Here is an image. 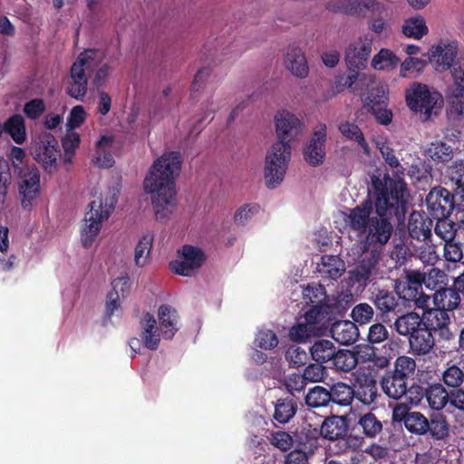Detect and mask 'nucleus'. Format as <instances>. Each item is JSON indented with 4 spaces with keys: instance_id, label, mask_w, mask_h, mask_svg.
I'll return each mask as SVG.
<instances>
[{
    "instance_id": "1",
    "label": "nucleus",
    "mask_w": 464,
    "mask_h": 464,
    "mask_svg": "<svg viewBox=\"0 0 464 464\" xmlns=\"http://www.w3.org/2000/svg\"><path fill=\"white\" fill-rule=\"evenodd\" d=\"M372 187L375 194V217L363 234L365 246H372L376 250L386 245L392 237L393 226L391 219L396 218L401 221L404 218L410 194L406 183L400 178H373Z\"/></svg>"
},
{
    "instance_id": "2",
    "label": "nucleus",
    "mask_w": 464,
    "mask_h": 464,
    "mask_svg": "<svg viewBox=\"0 0 464 464\" xmlns=\"http://www.w3.org/2000/svg\"><path fill=\"white\" fill-rule=\"evenodd\" d=\"M181 167L178 152H166L150 168L143 188L151 196V204L157 219L169 218L177 208L176 179Z\"/></svg>"
},
{
    "instance_id": "3",
    "label": "nucleus",
    "mask_w": 464,
    "mask_h": 464,
    "mask_svg": "<svg viewBox=\"0 0 464 464\" xmlns=\"http://www.w3.org/2000/svg\"><path fill=\"white\" fill-rule=\"evenodd\" d=\"M121 188L119 179L112 180L89 204L90 210L85 214L80 230L81 242L84 247H91L95 242L102 222L110 218L115 208Z\"/></svg>"
},
{
    "instance_id": "4",
    "label": "nucleus",
    "mask_w": 464,
    "mask_h": 464,
    "mask_svg": "<svg viewBox=\"0 0 464 464\" xmlns=\"http://www.w3.org/2000/svg\"><path fill=\"white\" fill-rule=\"evenodd\" d=\"M291 159L288 141L277 140L267 150L265 158L264 179L267 188H275L285 176Z\"/></svg>"
},
{
    "instance_id": "5",
    "label": "nucleus",
    "mask_w": 464,
    "mask_h": 464,
    "mask_svg": "<svg viewBox=\"0 0 464 464\" xmlns=\"http://www.w3.org/2000/svg\"><path fill=\"white\" fill-rule=\"evenodd\" d=\"M406 102L410 109L420 112L428 119L432 110L442 102L441 94L427 85L414 82L406 90Z\"/></svg>"
},
{
    "instance_id": "6",
    "label": "nucleus",
    "mask_w": 464,
    "mask_h": 464,
    "mask_svg": "<svg viewBox=\"0 0 464 464\" xmlns=\"http://www.w3.org/2000/svg\"><path fill=\"white\" fill-rule=\"evenodd\" d=\"M459 43L454 38H441L433 44L428 52V59L432 68L438 72H444L455 65Z\"/></svg>"
},
{
    "instance_id": "7",
    "label": "nucleus",
    "mask_w": 464,
    "mask_h": 464,
    "mask_svg": "<svg viewBox=\"0 0 464 464\" xmlns=\"http://www.w3.org/2000/svg\"><path fill=\"white\" fill-rule=\"evenodd\" d=\"M206 261L201 248L184 245L178 250L177 258L170 262L171 271L182 276H195Z\"/></svg>"
},
{
    "instance_id": "8",
    "label": "nucleus",
    "mask_w": 464,
    "mask_h": 464,
    "mask_svg": "<svg viewBox=\"0 0 464 464\" xmlns=\"http://www.w3.org/2000/svg\"><path fill=\"white\" fill-rule=\"evenodd\" d=\"M395 289L399 296L403 300L413 301L415 305L421 309H427L429 307L430 297L421 292L422 282L420 272H407L405 276L397 282Z\"/></svg>"
},
{
    "instance_id": "9",
    "label": "nucleus",
    "mask_w": 464,
    "mask_h": 464,
    "mask_svg": "<svg viewBox=\"0 0 464 464\" xmlns=\"http://www.w3.org/2000/svg\"><path fill=\"white\" fill-rule=\"evenodd\" d=\"M372 36L366 34L349 43L344 50V62L350 72H359L366 68L372 52Z\"/></svg>"
},
{
    "instance_id": "10",
    "label": "nucleus",
    "mask_w": 464,
    "mask_h": 464,
    "mask_svg": "<svg viewBox=\"0 0 464 464\" xmlns=\"http://www.w3.org/2000/svg\"><path fill=\"white\" fill-rule=\"evenodd\" d=\"M19 195L24 210H32L40 197V172L34 166H25L19 173Z\"/></svg>"
},
{
    "instance_id": "11",
    "label": "nucleus",
    "mask_w": 464,
    "mask_h": 464,
    "mask_svg": "<svg viewBox=\"0 0 464 464\" xmlns=\"http://www.w3.org/2000/svg\"><path fill=\"white\" fill-rule=\"evenodd\" d=\"M32 153L34 160L38 161L46 171L52 172L56 169L60 150L58 149V141L52 134L42 133L38 137Z\"/></svg>"
},
{
    "instance_id": "12",
    "label": "nucleus",
    "mask_w": 464,
    "mask_h": 464,
    "mask_svg": "<svg viewBox=\"0 0 464 464\" xmlns=\"http://www.w3.org/2000/svg\"><path fill=\"white\" fill-rule=\"evenodd\" d=\"M326 124L318 123L313 135L304 148L305 161L312 166L321 165L325 158Z\"/></svg>"
},
{
    "instance_id": "13",
    "label": "nucleus",
    "mask_w": 464,
    "mask_h": 464,
    "mask_svg": "<svg viewBox=\"0 0 464 464\" xmlns=\"http://www.w3.org/2000/svg\"><path fill=\"white\" fill-rule=\"evenodd\" d=\"M427 208L433 218H446L454 209V197L446 188H435L426 197Z\"/></svg>"
},
{
    "instance_id": "14",
    "label": "nucleus",
    "mask_w": 464,
    "mask_h": 464,
    "mask_svg": "<svg viewBox=\"0 0 464 464\" xmlns=\"http://www.w3.org/2000/svg\"><path fill=\"white\" fill-rule=\"evenodd\" d=\"M450 323V316L447 312L437 307L427 309L422 315V324L430 332L438 333L439 336L443 340H450L452 334L449 329Z\"/></svg>"
},
{
    "instance_id": "15",
    "label": "nucleus",
    "mask_w": 464,
    "mask_h": 464,
    "mask_svg": "<svg viewBox=\"0 0 464 464\" xmlns=\"http://www.w3.org/2000/svg\"><path fill=\"white\" fill-rule=\"evenodd\" d=\"M276 133L278 140L285 141L292 140L300 131L302 123L300 120L291 111L281 110L274 117Z\"/></svg>"
},
{
    "instance_id": "16",
    "label": "nucleus",
    "mask_w": 464,
    "mask_h": 464,
    "mask_svg": "<svg viewBox=\"0 0 464 464\" xmlns=\"http://www.w3.org/2000/svg\"><path fill=\"white\" fill-rule=\"evenodd\" d=\"M103 54L98 50H86L82 53L71 68V79L88 80V75L99 65Z\"/></svg>"
},
{
    "instance_id": "17",
    "label": "nucleus",
    "mask_w": 464,
    "mask_h": 464,
    "mask_svg": "<svg viewBox=\"0 0 464 464\" xmlns=\"http://www.w3.org/2000/svg\"><path fill=\"white\" fill-rule=\"evenodd\" d=\"M284 65L296 78L304 79L309 74V66L305 54L299 46H288L284 54Z\"/></svg>"
},
{
    "instance_id": "18",
    "label": "nucleus",
    "mask_w": 464,
    "mask_h": 464,
    "mask_svg": "<svg viewBox=\"0 0 464 464\" xmlns=\"http://www.w3.org/2000/svg\"><path fill=\"white\" fill-rule=\"evenodd\" d=\"M374 217L372 204L371 201L366 200L354 208L350 209L348 213H345L344 221L352 229L363 234Z\"/></svg>"
},
{
    "instance_id": "19",
    "label": "nucleus",
    "mask_w": 464,
    "mask_h": 464,
    "mask_svg": "<svg viewBox=\"0 0 464 464\" xmlns=\"http://www.w3.org/2000/svg\"><path fill=\"white\" fill-rule=\"evenodd\" d=\"M140 337L144 346L150 350H156L163 338V333L158 325L157 319L150 314H144L140 322Z\"/></svg>"
},
{
    "instance_id": "20",
    "label": "nucleus",
    "mask_w": 464,
    "mask_h": 464,
    "mask_svg": "<svg viewBox=\"0 0 464 464\" xmlns=\"http://www.w3.org/2000/svg\"><path fill=\"white\" fill-rule=\"evenodd\" d=\"M355 385L354 395L363 404L369 405L374 401L377 396L376 382L371 372H362L361 368L354 373Z\"/></svg>"
},
{
    "instance_id": "21",
    "label": "nucleus",
    "mask_w": 464,
    "mask_h": 464,
    "mask_svg": "<svg viewBox=\"0 0 464 464\" xmlns=\"http://www.w3.org/2000/svg\"><path fill=\"white\" fill-rule=\"evenodd\" d=\"M112 289L108 294L106 314L111 315L121 306V302L126 298L130 290V280L127 276H121L111 282Z\"/></svg>"
},
{
    "instance_id": "22",
    "label": "nucleus",
    "mask_w": 464,
    "mask_h": 464,
    "mask_svg": "<svg viewBox=\"0 0 464 464\" xmlns=\"http://www.w3.org/2000/svg\"><path fill=\"white\" fill-rule=\"evenodd\" d=\"M354 359L357 364H367L368 370L385 368L389 364V358L376 354L375 349L370 344H359L353 349Z\"/></svg>"
},
{
    "instance_id": "23",
    "label": "nucleus",
    "mask_w": 464,
    "mask_h": 464,
    "mask_svg": "<svg viewBox=\"0 0 464 464\" xmlns=\"http://www.w3.org/2000/svg\"><path fill=\"white\" fill-rule=\"evenodd\" d=\"M401 33L409 39L420 41L429 34V26L425 17L415 14L405 18L401 25Z\"/></svg>"
},
{
    "instance_id": "24",
    "label": "nucleus",
    "mask_w": 464,
    "mask_h": 464,
    "mask_svg": "<svg viewBox=\"0 0 464 464\" xmlns=\"http://www.w3.org/2000/svg\"><path fill=\"white\" fill-rule=\"evenodd\" d=\"M432 221L424 213L413 211L409 218L408 230L412 238L425 241L431 235Z\"/></svg>"
},
{
    "instance_id": "25",
    "label": "nucleus",
    "mask_w": 464,
    "mask_h": 464,
    "mask_svg": "<svg viewBox=\"0 0 464 464\" xmlns=\"http://www.w3.org/2000/svg\"><path fill=\"white\" fill-rule=\"evenodd\" d=\"M158 325L163 333V339H171L179 330V319L175 309L162 304L158 310Z\"/></svg>"
},
{
    "instance_id": "26",
    "label": "nucleus",
    "mask_w": 464,
    "mask_h": 464,
    "mask_svg": "<svg viewBox=\"0 0 464 464\" xmlns=\"http://www.w3.org/2000/svg\"><path fill=\"white\" fill-rule=\"evenodd\" d=\"M115 139L113 135L105 134L96 142V150L93 156V161L102 168L111 167L114 163L113 157L111 153L114 148Z\"/></svg>"
},
{
    "instance_id": "27",
    "label": "nucleus",
    "mask_w": 464,
    "mask_h": 464,
    "mask_svg": "<svg viewBox=\"0 0 464 464\" xmlns=\"http://www.w3.org/2000/svg\"><path fill=\"white\" fill-rule=\"evenodd\" d=\"M331 334L336 342L342 344H350L357 340L359 333L354 323L345 320L333 324Z\"/></svg>"
},
{
    "instance_id": "28",
    "label": "nucleus",
    "mask_w": 464,
    "mask_h": 464,
    "mask_svg": "<svg viewBox=\"0 0 464 464\" xmlns=\"http://www.w3.org/2000/svg\"><path fill=\"white\" fill-rule=\"evenodd\" d=\"M435 307L443 311H452L456 309L460 303V295L456 288H445L437 290L432 296Z\"/></svg>"
},
{
    "instance_id": "29",
    "label": "nucleus",
    "mask_w": 464,
    "mask_h": 464,
    "mask_svg": "<svg viewBox=\"0 0 464 464\" xmlns=\"http://www.w3.org/2000/svg\"><path fill=\"white\" fill-rule=\"evenodd\" d=\"M344 270L343 261L333 255L323 256L320 263L317 264V271L321 276L331 279L339 278Z\"/></svg>"
},
{
    "instance_id": "30",
    "label": "nucleus",
    "mask_w": 464,
    "mask_h": 464,
    "mask_svg": "<svg viewBox=\"0 0 464 464\" xmlns=\"http://www.w3.org/2000/svg\"><path fill=\"white\" fill-rule=\"evenodd\" d=\"M154 235L151 232L143 233L134 248V263L139 267L145 266L150 260Z\"/></svg>"
},
{
    "instance_id": "31",
    "label": "nucleus",
    "mask_w": 464,
    "mask_h": 464,
    "mask_svg": "<svg viewBox=\"0 0 464 464\" xmlns=\"http://www.w3.org/2000/svg\"><path fill=\"white\" fill-rule=\"evenodd\" d=\"M400 63V58L395 53L388 48H382L373 55L371 65L376 71L390 72L394 70Z\"/></svg>"
},
{
    "instance_id": "32",
    "label": "nucleus",
    "mask_w": 464,
    "mask_h": 464,
    "mask_svg": "<svg viewBox=\"0 0 464 464\" xmlns=\"http://www.w3.org/2000/svg\"><path fill=\"white\" fill-rule=\"evenodd\" d=\"M346 425L344 420L340 417H331L324 420L320 426L322 437L330 440H337L343 437L346 433Z\"/></svg>"
},
{
    "instance_id": "33",
    "label": "nucleus",
    "mask_w": 464,
    "mask_h": 464,
    "mask_svg": "<svg viewBox=\"0 0 464 464\" xmlns=\"http://www.w3.org/2000/svg\"><path fill=\"white\" fill-rule=\"evenodd\" d=\"M309 351L314 361L324 363L333 360L336 347L330 340L320 339L313 343Z\"/></svg>"
},
{
    "instance_id": "34",
    "label": "nucleus",
    "mask_w": 464,
    "mask_h": 464,
    "mask_svg": "<svg viewBox=\"0 0 464 464\" xmlns=\"http://www.w3.org/2000/svg\"><path fill=\"white\" fill-rule=\"evenodd\" d=\"M410 344L414 353L418 354L428 353L434 345L432 333L426 328H420L410 336Z\"/></svg>"
},
{
    "instance_id": "35",
    "label": "nucleus",
    "mask_w": 464,
    "mask_h": 464,
    "mask_svg": "<svg viewBox=\"0 0 464 464\" xmlns=\"http://www.w3.org/2000/svg\"><path fill=\"white\" fill-rule=\"evenodd\" d=\"M422 325V318L416 313L411 312L400 316L394 323L396 331L401 335H412Z\"/></svg>"
},
{
    "instance_id": "36",
    "label": "nucleus",
    "mask_w": 464,
    "mask_h": 464,
    "mask_svg": "<svg viewBox=\"0 0 464 464\" xmlns=\"http://www.w3.org/2000/svg\"><path fill=\"white\" fill-rule=\"evenodd\" d=\"M452 83L447 88V98L464 99V62L456 63L450 71Z\"/></svg>"
},
{
    "instance_id": "37",
    "label": "nucleus",
    "mask_w": 464,
    "mask_h": 464,
    "mask_svg": "<svg viewBox=\"0 0 464 464\" xmlns=\"http://www.w3.org/2000/svg\"><path fill=\"white\" fill-rule=\"evenodd\" d=\"M375 251L376 250L372 252L370 258H363L357 267L350 271L351 279L353 282H356L360 285H364L370 278L378 260V256Z\"/></svg>"
},
{
    "instance_id": "38",
    "label": "nucleus",
    "mask_w": 464,
    "mask_h": 464,
    "mask_svg": "<svg viewBox=\"0 0 464 464\" xmlns=\"http://www.w3.org/2000/svg\"><path fill=\"white\" fill-rule=\"evenodd\" d=\"M382 387L389 397L396 400L407 393L406 380L394 373L383 378Z\"/></svg>"
},
{
    "instance_id": "39",
    "label": "nucleus",
    "mask_w": 464,
    "mask_h": 464,
    "mask_svg": "<svg viewBox=\"0 0 464 464\" xmlns=\"http://www.w3.org/2000/svg\"><path fill=\"white\" fill-rule=\"evenodd\" d=\"M289 338L297 343H306L311 338L321 334L316 330V326L309 324L301 319H298L295 324H294L289 330Z\"/></svg>"
},
{
    "instance_id": "40",
    "label": "nucleus",
    "mask_w": 464,
    "mask_h": 464,
    "mask_svg": "<svg viewBox=\"0 0 464 464\" xmlns=\"http://www.w3.org/2000/svg\"><path fill=\"white\" fill-rule=\"evenodd\" d=\"M81 142V136L75 130H66L62 138V147L63 150V160L66 164H71Z\"/></svg>"
},
{
    "instance_id": "41",
    "label": "nucleus",
    "mask_w": 464,
    "mask_h": 464,
    "mask_svg": "<svg viewBox=\"0 0 464 464\" xmlns=\"http://www.w3.org/2000/svg\"><path fill=\"white\" fill-rule=\"evenodd\" d=\"M426 400L431 409L440 411L449 402V394L440 384L431 385L426 392Z\"/></svg>"
},
{
    "instance_id": "42",
    "label": "nucleus",
    "mask_w": 464,
    "mask_h": 464,
    "mask_svg": "<svg viewBox=\"0 0 464 464\" xmlns=\"http://www.w3.org/2000/svg\"><path fill=\"white\" fill-rule=\"evenodd\" d=\"M303 297L307 304L323 307L326 302V292L322 285L311 284L303 290Z\"/></svg>"
},
{
    "instance_id": "43",
    "label": "nucleus",
    "mask_w": 464,
    "mask_h": 464,
    "mask_svg": "<svg viewBox=\"0 0 464 464\" xmlns=\"http://www.w3.org/2000/svg\"><path fill=\"white\" fill-rule=\"evenodd\" d=\"M447 281V275L439 268H430L428 272L421 273L422 285L431 290L442 289Z\"/></svg>"
},
{
    "instance_id": "44",
    "label": "nucleus",
    "mask_w": 464,
    "mask_h": 464,
    "mask_svg": "<svg viewBox=\"0 0 464 464\" xmlns=\"http://www.w3.org/2000/svg\"><path fill=\"white\" fill-rule=\"evenodd\" d=\"M339 130L345 138L357 142L365 154H369V146L365 141L362 132L357 125L349 121L342 122L339 125Z\"/></svg>"
},
{
    "instance_id": "45",
    "label": "nucleus",
    "mask_w": 464,
    "mask_h": 464,
    "mask_svg": "<svg viewBox=\"0 0 464 464\" xmlns=\"http://www.w3.org/2000/svg\"><path fill=\"white\" fill-rule=\"evenodd\" d=\"M406 429L416 434H425L429 430V421L423 414L418 411H411L404 418Z\"/></svg>"
},
{
    "instance_id": "46",
    "label": "nucleus",
    "mask_w": 464,
    "mask_h": 464,
    "mask_svg": "<svg viewBox=\"0 0 464 464\" xmlns=\"http://www.w3.org/2000/svg\"><path fill=\"white\" fill-rule=\"evenodd\" d=\"M332 362L336 370L344 372L353 370L356 366L353 351L346 349H336Z\"/></svg>"
},
{
    "instance_id": "47",
    "label": "nucleus",
    "mask_w": 464,
    "mask_h": 464,
    "mask_svg": "<svg viewBox=\"0 0 464 464\" xmlns=\"http://www.w3.org/2000/svg\"><path fill=\"white\" fill-rule=\"evenodd\" d=\"M329 395L332 401L339 405H348L353 399L354 392L349 385L338 382L331 387Z\"/></svg>"
},
{
    "instance_id": "48",
    "label": "nucleus",
    "mask_w": 464,
    "mask_h": 464,
    "mask_svg": "<svg viewBox=\"0 0 464 464\" xmlns=\"http://www.w3.org/2000/svg\"><path fill=\"white\" fill-rule=\"evenodd\" d=\"M5 128L12 139L18 144H22L26 138L24 118L21 115L11 117L5 123Z\"/></svg>"
},
{
    "instance_id": "49",
    "label": "nucleus",
    "mask_w": 464,
    "mask_h": 464,
    "mask_svg": "<svg viewBox=\"0 0 464 464\" xmlns=\"http://www.w3.org/2000/svg\"><path fill=\"white\" fill-rule=\"evenodd\" d=\"M428 430L435 440H444L450 433V425L444 416L435 413L430 417Z\"/></svg>"
},
{
    "instance_id": "50",
    "label": "nucleus",
    "mask_w": 464,
    "mask_h": 464,
    "mask_svg": "<svg viewBox=\"0 0 464 464\" xmlns=\"http://www.w3.org/2000/svg\"><path fill=\"white\" fill-rule=\"evenodd\" d=\"M295 414V406L292 400H278L275 405L274 418L279 423L288 422Z\"/></svg>"
},
{
    "instance_id": "51",
    "label": "nucleus",
    "mask_w": 464,
    "mask_h": 464,
    "mask_svg": "<svg viewBox=\"0 0 464 464\" xmlns=\"http://www.w3.org/2000/svg\"><path fill=\"white\" fill-rule=\"evenodd\" d=\"M426 155L434 161H449L452 158V149L444 142H432L426 149Z\"/></svg>"
},
{
    "instance_id": "52",
    "label": "nucleus",
    "mask_w": 464,
    "mask_h": 464,
    "mask_svg": "<svg viewBox=\"0 0 464 464\" xmlns=\"http://www.w3.org/2000/svg\"><path fill=\"white\" fill-rule=\"evenodd\" d=\"M358 424L362 429L363 433L370 438L375 437L382 430L381 420H379L372 412H367L362 415L359 419Z\"/></svg>"
},
{
    "instance_id": "53",
    "label": "nucleus",
    "mask_w": 464,
    "mask_h": 464,
    "mask_svg": "<svg viewBox=\"0 0 464 464\" xmlns=\"http://www.w3.org/2000/svg\"><path fill=\"white\" fill-rule=\"evenodd\" d=\"M375 144L386 163L396 169L397 175H402L404 173V169L401 167L399 160L393 152V150L389 146L387 141L383 139H379L375 140Z\"/></svg>"
},
{
    "instance_id": "54",
    "label": "nucleus",
    "mask_w": 464,
    "mask_h": 464,
    "mask_svg": "<svg viewBox=\"0 0 464 464\" xmlns=\"http://www.w3.org/2000/svg\"><path fill=\"white\" fill-rule=\"evenodd\" d=\"M330 401L329 391L321 386L314 387L305 396L306 404L314 408L325 406Z\"/></svg>"
},
{
    "instance_id": "55",
    "label": "nucleus",
    "mask_w": 464,
    "mask_h": 464,
    "mask_svg": "<svg viewBox=\"0 0 464 464\" xmlns=\"http://www.w3.org/2000/svg\"><path fill=\"white\" fill-rule=\"evenodd\" d=\"M434 232L444 242H448L454 240L457 230L454 222L446 218H441L438 219Z\"/></svg>"
},
{
    "instance_id": "56",
    "label": "nucleus",
    "mask_w": 464,
    "mask_h": 464,
    "mask_svg": "<svg viewBox=\"0 0 464 464\" xmlns=\"http://www.w3.org/2000/svg\"><path fill=\"white\" fill-rule=\"evenodd\" d=\"M255 343L261 349L271 350L277 346L278 338L270 329H259L256 334Z\"/></svg>"
},
{
    "instance_id": "57",
    "label": "nucleus",
    "mask_w": 464,
    "mask_h": 464,
    "mask_svg": "<svg viewBox=\"0 0 464 464\" xmlns=\"http://www.w3.org/2000/svg\"><path fill=\"white\" fill-rule=\"evenodd\" d=\"M87 113L82 105H76L72 108L67 117L65 128L66 130H75L81 127L86 121Z\"/></svg>"
},
{
    "instance_id": "58",
    "label": "nucleus",
    "mask_w": 464,
    "mask_h": 464,
    "mask_svg": "<svg viewBox=\"0 0 464 464\" xmlns=\"http://www.w3.org/2000/svg\"><path fill=\"white\" fill-rule=\"evenodd\" d=\"M374 304L380 311L386 313L396 307L397 301L392 293L386 290H380L375 295Z\"/></svg>"
},
{
    "instance_id": "59",
    "label": "nucleus",
    "mask_w": 464,
    "mask_h": 464,
    "mask_svg": "<svg viewBox=\"0 0 464 464\" xmlns=\"http://www.w3.org/2000/svg\"><path fill=\"white\" fill-rule=\"evenodd\" d=\"M373 314L374 312L372 307L366 303L355 305L351 313V316L353 321L360 324H368L372 319Z\"/></svg>"
},
{
    "instance_id": "60",
    "label": "nucleus",
    "mask_w": 464,
    "mask_h": 464,
    "mask_svg": "<svg viewBox=\"0 0 464 464\" xmlns=\"http://www.w3.org/2000/svg\"><path fill=\"white\" fill-rule=\"evenodd\" d=\"M416 368L415 361L408 356H401L395 362L394 374L406 380L408 376L413 373Z\"/></svg>"
},
{
    "instance_id": "61",
    "label": "nucleus",
    "mask_w": 464,
    "mask_h": 464,
    "mask_svg": "<svg viewBox=\"0 0 464 464\" xmlns=\"http://www.w3.org/2000/svg\"><path fill=\"white\" fill-rule=\"evenodd\" d=\"M11 179L8 163L4 160H0V203L5 201L11 185Z\"/></svg>"
},
{
    "instance_id": "62",
    "label": "nucleus",
    "mask_w": 464,
    "mask_h": 464,
    "mask_svg": "<svg viewBox=\"0 0 464 464\" xmlns=\"http://www.w3.org/2000/svg\"><path fill=\"white\" fill-rule=\"evenodd\" d=\"M374 102L373 99H370V102H366V108L372 111L375 116L377 121L382 125H388L392 120V113L390 110L383 106L384 104L376 105L372 104Z\"/></svg>"
},
{
    "instance_id": "63",
    "label": "nucleus",
    "mask_w": 464,
    "mask_h": 464,
    "mask_svg": "<svg viewBox=\"0 0 464 464\" xmlns=\"http://www.w3.org/2000/svg\"><path fill=\"white\" fill-rule=\"evenodd\" d=\"M442 378L448 386L459 387L464 381V373L458 366L451 365L444 371Z\"/></svg>"
},
{
    "instance_id": "64",
    "label": "nucleus",
    "mask_w": 464,
    "mask_h": 464,
    "mask_svg": "<svg viewBox=\"0 0 464 464\" xmlns=\"http://www.w3.org/2000/svg\"><path fill=\"white\" fill-rule=\"evenodd\" d=\"M285 359L292 366L300 367L305 363L307 353L300 346L292 345L285 352Z\"/></svg>"
}]
</instances>
